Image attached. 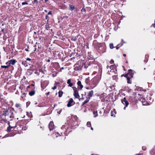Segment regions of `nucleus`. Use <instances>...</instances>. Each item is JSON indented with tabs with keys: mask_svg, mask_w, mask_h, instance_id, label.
Returning <instances> with one entry per match:
<instances>
[{
	"mask_svg": "<svg viewBox=\"0 0 155 155\" xmlns=\"http://www.w3.org/2000/svg\"><path fill=\"white\" fill-rule=\"evenodd\" d=\"M98 83V80L97 78H93L91 81V87L93 88L97 85Z\"/></svg>",
	"mask_w": 155,
	"mask_h": 155,
	"instance_id": "nucleus-1",
	"label": "nucleus"
},
{
	"mask_svg": "<svg viewBox=\"0 0 155 155\" xmlns=\"http://www.w3.org/2000/svg\"><path fill=\"white\" fill-rule=\"evenodd\" d=\"M121 102L124 105H125V107L124 108V109L125 110L126 107H127L129 105V103L128 101L126 99L125 97H124L123 99L121 100Z\"/></svg>",
	"mask_w": 155,
	"mask_h": 155,
	"instance_id": "nucleus-2",
	"label": "nucleus"
},
{
	"mask_svg": "<svg viewBox=\"0 0 155 155\" xmlns=\"http://www.w3.org/2000/svg\"><path fill=\"white\" fill-rule=\"evenodd\" d=\"M74 101L72 98H71L69 101H68L67 104V106L68 107L71 106L74 104Z\"/></svg>",
	"mask_w": 155,
	"mask_h": 155,
	"instance_id": "nucleus-3",
	"label": "nucleus"
},
{
	"mask_svg": "<svg viewBox=\"0 0 155 155\" xmlns=\"http://www.w3.org/2000/svg\"><path fill=\"white\" fill-rule=\"evenodd\" d=\"M48 127L50 130H53L54 128V125L53 122L51 121L49 124Z\"/></svg>",
	"mask_w": 155,
	"mask_h": 155,
	"instance_id": "nucleus-4",
	"label": "nucleus"
},
{
	"mask_svg": "<svg viewBox=\"0 0 155 155\" xmlns=\"http://www.w3.org/2000/svg\"><path fill=\"white\" fill-rule=\"evenodd\" d=\"M67 83L68 84V86L70 87H71L73 86V83L71 82V79H69L67 80Z\"/></svg>",
	"mask_w": 155,
	"mask_h": 155,
	"instance_id": "nucleus-5",
	"label": "nucleus"
},
{
	"mask_svg": "<svg viewBox=\"0 0 155 155\" xmlns=\"http://www.w3.org/2000/svg\"><path fill=\"white\" fill-rule=\"evenodd\" d=\"M93 94V91L92 90L89 91V93H88V95H87L88 97V98H90L92 96Z\"/></svg>",
	"mask_w": 155,
	"mask_h": 155,
	"instance_id": "nucleus-6",
	"label": "nucleus"
},
{
	"mask_svg": "<svg viewBox=\"0 0 155 155\" xmlns=\"http://www.w3.org/2000/svg\"><path fill=\"white\" fill-rule=\"evenodd\" d=\"M74 95L76 98H78L79 97V95L78 94V92H74Z\"/></svg>",
	"mask_w": 155,
	"mask_h": 155,
	"instance_id": "nucleus-7",
	"label": "nucleus"
},
{
	"mask_svg": "<svg viewBox=\"0 0 155 155\" xmlns=\"http://www.w3.org/2000/svg\"><path fill=\"white\" fill-rule=\"evenodd\" d=\"M9 64L14 65L16 62V61L15 60H11L9 61Z\"/></svg>",
	"mask_w": 155,
	"mask_h": 155,
	"instance_id": "nucleus-8",
	"label": "nucleus"
},
{
	"mask_svg": "<svg viewBox=\"0 0 155 155\" xmlns=\"http://www.w3.org/2000/svg\"><path fill=\"white\" fill-rule=\"evenodd\" d=\"M77 84L78 86H80L81 89L83 87V86L81 84V82L80 81H78L77 82Z\"/></svg>",
	"mask_w": 155,
	"mask_h": 155,
	"instance_id": "nucleus-9",
	"label": "nucleus"
},
{
	"mask_svg": "<svg viewBox=\"0 0 155 155\" xmlns=\"http://www.w3.org/2000/svg\"><path fill=\"white\" fill-rule=\"evenodd\" d=\"M69 9L71 10V11H73L75 8V7L74 6L71 5H69Z\"/></svg>",
	"mask_w": 155,
	"mask_h": 155,
	"instance_id": "nucleus-10",
	"label": "nucleus"
},
{
	"mask_svg": "<svg viewBox=\"0 0 155 155\" xmlns=\"http://www.w3.org/2000/svg\"><path fill=\"white\" fill-rule=\"evenodd\" d=\"M82 67L80 66L76 67H75L74 69L75 71H79L81 69Z\"/></svg>",
	"mask_w": 155,
	"mask_h": 155,
	"instance_id": "nucleus-11",
	"label": "nucleus"
},
{
	"mask_svg": "<svg viewBox=\"0 0 155 155\" xmlns=\"http://www.w3.org/2000/svg\"><path fill=\"white\" fill-rule=\"evenodd\" d=\"M85 82L87 84H90V79L89 78H88L85 79Z\"/></svg>",
	"mask_w": 155,
	"mask_h": 155,
	"instance_id": "nucleus-12",
	"label": "nucleus"
},
{
	"mask_svg": "<svg viewBox=\"0 0 155 155\" xmlns=\"http://www.w3.org/2000/svg\"><path fill=\"white\" fill-rule=\"evenodd\" d=\"M127 73L129 74V75L131 77H132V71L131 70V69L129 70L128 71V72Z\"/></svg>",
	"mask_w": 155,
	"mask_h": 155,
	"instance_id": "nucleus-13",
	"label": "nucleus"
},
{
	"mask_svg": "<svg viewBox=\"0 0 155 155\" xmlns=\"http://www.w3.org/2000/svg\"><path fill=\"white\" fill-rule=\"evenodd\" d=\"M93 114H94V117H95L97 116V111H93Z\"/></svg>",
	"mask_w": 155,
	"mask_h": 155,
	"instance_id": "nucleus-14",
	"label": "nucleus"
},
{
	"mask_svg": "<svg viewBox=\"0 0 155 155\" xmlns=\"http://www.w3.org/2000/svg\"><path fill=\"white\" fill-rule=\"evenodd\" d=\"M63 94V92L62 91H59L58 92V96L59 97H62Z\"/></svg>",
	"mask_w": 155,
	"mask_h": 155,
	"instance_id": "nucleus-15",
	"label": "nucleus"
},
{
	"mask_svg": "<svg viewBox=\"0 0 155 155\" xmlns=\"http://www.w3.org/2000/svg\"><path fill=\"white\" fill-rule=\"evenodd\" d=\"M35 91H32L29 92V94L31 96H33L35 94Z\"/></svg>",
	"mask_w": 155,
	"mask_h": 155,
	"instance_id": "nucleus-16",
	"label": "nucleus"
},
{
	"mask_svg": "<svg viewBox=\"0 0 155 155\" xmlns=\"http://www.w3.org/2000/svg\"><path fill=\"white\" fill-rule=\"evenodd\" d=\"M89 99H90V98H88L83 103L82 105H83L84 104H85L87 103L89 101Z\"/></svg>",
	"mask_w": 155,
	"mask_h": 155,
	"instance_id": "nucleus-17",
	"label": "nucleus"
},
{
	"mask_svg": "<svg viewBox=\"0 0 155 155\" xmlns=\"http://www.w3.org/2000/svg\"><path fill=\"white\" fill-rule=\"evenodd\" d=\"M109 67L110 69H111V70H112V72L114 70H113V68L114 67V66L113 65H111L110 67H109V66H107V68L108 69L109 68Z\"/></svg>",
	"mask_w": 155,
	"mask_h": 155,
	"instance_id": "nucleus-18",
	"label": "nucleus"
},
{
	"mask_svg": "<svg viewBox=\"0 0 155 155\" xmlns=\"http://www.w3.org/2000/svg\"><path fill=\"white\" fill-rule=\"evenodd\" d=\"M22 64L25 66L26 67L28 66L27 63L26 61H23L22 63Z\"/></svg>",
	"mask_w": 155,
	"mask_h": 155,
	"instance_id": "nucleus-19",
	"label": "nucleus"
},
{
	"mask_svg": "<svg viewBox=\"0 0 155 155\" xmlns=\"http://www.w3.org/2000/svg\"><path fill=\"white\" fill-rule=\"evenodd\" d=\"M72 88L73 89V90H74V92H78L77 90V89L76 87H73Z\"/></svg>",
	"mask_w": 155,
	"mask_h": 155,
	"instance_id": "nucleus-20",
	"label": "nucleus"
},
{
	"mask_svg": "<svg viewBox=\"0 0 155 155\" xmlns=\"http://www.w3.org/2000/svg\"><path fill=\"white\" fill-rule=\"evenodd\" d=\"M87 125L88 127H90L91 126V122L89 121L87 122Z\"/></svg>",
	"mask_w": 155,
	"mask_h": 155,
	"instance_id": "nucleus-21",
	"label": "nucleus"
},
{
	"mask_svg": "<svg viewBox=\"0 0 155 155\" xmlns=\"http://www.w3.org/2000/svg\"><path fill=\"white\" fill-rule=\"evenodd\" d=\"M127 82L128 84H131V81L130 80V78H127Z\"/></svg>",
	"mask_w": 155,
	"mask_h": 155,
	"instance_id": "nucleus-22",
	"label": "nucleus"
},
{
	"mask_svg": "<svg viewBox=\"0 0 155 155\" xmlns=\"http://www.w3.org/2000/svg\"><path fill=\"white\" fill-rule=\"evenodd\" d=\"M50 27L49 25L48 24H46L45 25V28L47 30H48L49 29Z\"/></svg>",
	"mask_w": 155,
	"mask_h": 155,
	"instance_id": "nucleus-23",
	"label": "nucleus"
},
{
	"mask_svg": "<svg viewBox=\"0 0 155 155\" xmlns=\"http://www.w3.org/2000/svg\"><path fill=\"white\" fill-rule=\"evenodd\" d=\"M111 49H113L114 48L113 44L112 43H110L109 45Z\"/></svg>",
	"mask_w": 155,
	"mask_h": 155,
	"instance_id": "nucleus-24",
	"label": "nucleus"
},
{
	"mask_svg": "<svg viewBox=\"0 0 155 155\" xmlns=\"http://www.w3.org/2000/svg\"><path fill=\"white\" fill-rule=\"evenodd\" d=\"M26 96V94L24 93L22 94V95L21 96V97L22 98L25 97Z\"/></svg>",
	"mask_w": 155,
	"mask_h": 155,
	"instance_id": "nucleus-25",
	"label": "nucleus"
},
{
	"mask_svg": "<svg viewBox=\"0 0 155 155\" xmlns=\"http://www.w3.org/2000/svg\"><path fill=\"white\" fill-rule=\"evenodd\" d=\"M9 66H5V65H2L1 66V67L3 68H8Z\"/></svg>",
	"mask_w": 155,
	"mask_h": 155,
	"instance_id": "nucleus-26",
	"label": "nucleus"
},
{
	"mask_svg": "<svg viewBox=\"0 0 155 155\" xmlns=\"http://www.w3.org/2000/svg\"><path fill=\"white\" fill-rule=\"evenodd\" d=\"M55 135L56 136L55 137H58L59 136H60L61 135H60L58 133H56L55 134Z\"/></svg>",
	"mask_w": 155,
	"mask_h": 155,
	"instance_id": "nucleus-27",
	"label": "nucleus"
},
{
	"mask_svg": "<svg viewBox=\"0 0 155 155\" xmlns=\"http://www.w3.org/2000/svg\"><path fill=\"white\" fill-rule=\"evenodd\" d=\"M81 11L82 12H85V9L84 8H83L81 10Z\"/></svg>",
	"mask_w": 155,
	"mask_h": 155,
	"instance_id": "nucleus-28",
	"label": "nucleus"
},
{
	"mask_svg": "<svg viewBox=\"0 0 155 155\" xmlns=\"http://www.w3.org/2000/svg\"><path fill=\"white\" fill-rule=\"evenodd\" d=\"M28 3H27V2H23L22 3V5H28Z\"/></svg>",
	"mask_w": 155,
	"mask_h": 155,
	"instance_id": "nucleus-29",
	"label": "nucleus"
},
{
	"mask_svg": "<svg viewBox=\"0 0 155 155\" xmlns=\"http://www.w3.org/2000/svg\"><path fill=\"white\" fill-rule=\"evenodd\" d=\"M129 74H126L125 76V77L126 78H127H127H129L128 77L129 76Z\"/></svg>",
	"mask_w": 155,
	"mask_h": 155,
	"instance_id": "nucleus-30",
	"label": "nucleus"
},
{
	"mask_svg": "<svg viewBox=\"0 0 155 155\" xmlns=\"http://www.w3.org/2000/svg\"><path fill=\"white\" fill-rule=\"evenodd\" d=\"M114 62V61L113 60H111L110 61V63L111 64L113 63Z\"/></svg>",
	"mask_w": 155,
	"mask_h": 155,
	"instance_id": "nucleus-31",
	"label": "nucleus"
},
{
	"mask_svg": "<svg viewBox=\"0 0 155 155\" xmlns=\"http://www.w3.org/2000/svg\"><path fill=\"white\" fill-rule=\"evenodd\" d=\"M34 2L36 4H37L38 3V1L37 0H34Z\"/></svg>",
	"mask_w": 155,
	"mask_h": 155,
	"instance_id": "nucleus-32",
	"label": "nucleus"
},
{
	"mask_svg": "<svg viewBox=\"0 0 155 155\" xmlns=\"http://www.w3.org/2000/svg\"><path fill=\"white\" fill-rule=\"evenodd\" d=\"M15 106L17 107H19L20 106V105L19 104H16V105H15Z\"/></svg>",
	"mask_w": 155,
	"mask_h": 155,
	"instance_id": "nucleus-33",
	"label": "nucleus"
},
{
	"mask_svg": "<svg viewBox=\"0 0 155 155\" xmlns=\"http://www.w3.org/2000/svg\"><path fill=\"white\" fill-rule=\"evenodd\" d=\"M57 88V87L55 86H54L52 88L53 90Z\"/></svg>",
	"mask_w": 155,
	"mask_h": 155,
	"instance_id": "nucleus-34",
	"label": "nucleus"
},
{
	"mask_svg": "<svg viewBox=\"0 0 155 155\" xmlns=\"http://www.w3.org/2000/svg\"><path fill=\"white\" fill-rule=\"evenodd\" d=\"M51 11H50L48 13V15H51Z\"/></svg>",
	"mask_w": 155,
	"mask_h": 155,
	"instance_id": "nucleus-35",
	"label": "nucleus"
},
{
	"mask_svg": "<svg viewBox=\"0 0 155 155\" xmlns=\"http://www.w3.org/2000/svg\"><path fill=\"white\" fill-rule=\"evenodd\" d=\"M65 127V125L62 126V127H61V129H63Z\"/></svg>",
	"mask_w": 155,
	"mask_h": 155,
	"instance_id": "nucleus-36",
	"label": "nucleus"
},
{
	"mask_svg": "<svg viewBox=\"0 0 155 155\" xmlns=\"http://www.w3.org/2000/svg\"><path fill=\"white\" fill-rule=\"evenodd\" d=\"M146 148L145 147H142V149L143 150H146Z\"/></svg>",
	"mask_w": 155,
	"mask_h": 155,
	"instance_id": "nucleus-37",
	"label": "nucleus"
},
{
	"mask_svg": "<svg viewBox=\"0 0 155 155\" xmlns=\"http://www.w3.org/2000/svg\"><path fill=\"white\" fill-rule=\"evenodd\" d=\"M145 100H146L145 99H143L141 101H142V102L143 103V102H144V101H145Z\"/></svg>",
	"mask_w": 155,
	"mask_h": 155,
	"instance_id": "nucleus-38",
	"label": "nucleus"
},
{
	"mask_svg": "<svg viewBox=\"0 0 155 155\" xmlns=\"http://www.w3.org/2000/svg\"><path fill=\"white\" fill-rule=\"evenodd\" d=\"M11 129L10 128V127H9L8 128L7 130H8V131H10L11 130Z\"/></svg>",
	"mask_w": 155,
	"mask_h": 155,
	"instance_id": "nucleus-39",
	"label": "nucleus"
},
{
	"mask_svg": "<svg viewBox=\"0 0 155 155\" xmlns=\"http://www.w3.org/2000/svg\"><path fill=\"white\" fill-rule=\"evenodd\" d=\"M31 59H30V58H27V59H26V60L27 61H30L31 60Z\"/></svg>",
	"mask_w": 155,
	"mask_h": 155,
	"instance_id": "nucleus-40",
	"label": "nucleus"
},
{
	"mask_svg": "<svg viewBox=\"0 0 155 155\" xmlns=\"http://www.w3.org/2000/svg\"><path fill=\"white\" fill-rule=\"evenodd\" d=\"M118 45H118L117 46V47H116V49H118V48H119V47H118Z\"/></svg>",
	"mask_w": 155,
	"mask_h": 155,
	"instance_id": "nucleus-41",
	"label": "nucleus"
},
{
	"mask_svg": "<svg viewBox=\"0 0 155 155\" xmlns=\"http://www.w3.org/2000/svg\"><path fill=\"white\" fill-rule=\"evenodd\" d=\"M112 70H111V69L110 70H108V72H111L112 71Z\"/></svg>",
	"mask_w": 155,
	"mask_h": 155,
	"instance_id": "nucleus-42",
	"label": "nucleus"
},
{
	"mask_svg": "<svg viewBox=\"0 0 155 155\" xmlns=\"http://www.w3.org/2000/svg\"><path fill=\"white\" fill-rule=\"evenodd\" d=\"M123 56H124V57H125L126 56V54H123Z\"/></svg>",
	"mask_w": 155,
	"mask_h": 155,
	"instance_id": "nucleus-43",
	"label": "nucleus"
},
{
	"mask_svg": "<svg viewBox=\"0 0 155 155\" xmlns=\"http://www.w3.org/2000/svg\"><path fill=\"white\" fill-rule=\"evenodd\" d=\"M48 1V0H45V2H47V1Z\"/></svg>",
	"mask_w": 155,
	"mask_h": 155,
	"instance_id": "nucleus-44",
	"label": "nucleus"
},
{
	"mask_svg": "<svg viewBox=\"0 0 155 155\" xmlns=\"http://www.w3.org/2000/svg\"><path fill=\"white\" fill-rule=\"evenodd\" d=\"M45 12H47V11L46 10H45Z\"/></svg>",
	"mask_w": 155,
	"mask_h": 155,
	"instance_id": "nucleus-45",
	"label": "nucleus"
},
{
	"mask_svg": "<svg viewBox=\"0 0 155 155\" xmlns=\"http://www.w3.org/2000/svg\"><path fill=\"white\" fill-rule=\"evenodd\" d=\"M48 62H49L50 61V60L49 59L47 61Z\"/></svg>",
	"mask_w": 155,
	"mask_h": 155,
	"instance_id": "nucleus-46",
	"label": "nucleus"
},
{
	"mask_svg": "<svg viewBox=\"0 0 155 155\" xmlns=\"http://www.w3.org/2000/svg\"><path fill=\"white\" fill-rule=\"evenodd\" d=\"M61 111H59V112H58V113H59V114H60V113H61Z\"/></svg>",
	"mask_w": 155,
	"mask_h": 155,
	"instance_id": "nucleus-47",
	"label": "nucleus"
},
{
	"mask_svg": "<svg viewBox=\"0 0 155 155\" xmlns=\"http://www.w3.org/2000/svg\"><path fill=\"white\" fill-rule=\"evenodd\" d=\"M91 129L92 130H93V128L92 127H91Z\"/></svg>",
	"mask_w": 155,
	"mask_h": 155,
	"instance_id": "nucleus-48",
	"label": "nucleus"
},
{
	"mask_svg": "<svg viewBox=\"0 0 155 155\" xmlns=\"http://www.w3.org/2000/svg\"><path fill=\"white\" fill-rule=\"evenodd\" d=\"M25 50H26V51H28V49H25Z\"/></svg>",
	"mask_w": 155,
	"mask_h": 155,
	"instance_id": "nucleus-49",
	"label": "nucleus"
},
{
	"mask_svg": "<svg viewBox=\"0 0 155 155\" xmlns=\"http://www.w3.org/2000/svg\"><path fill=\"white\" fill-rule=\"evenodd\" d=\"M154 27L155 28V23L154 25Z\"/></svg>",
	"mask_w": 155,
	"mask_h": 155,
	"instance_id": "nucleus-50",
	"label": "nucleus"
},
{
	"mask_svg": "<svg viewBox=\"0 0 155 155\" xmlns=\"http://www.w3.org/2000/svg\"><path fill=\"white\" fill-rule=\"evenodd\" d=\"M142 104H143V105H146V104H143V103Z\"/></svg>",
	"mask_w": 155,
	"mask_h": 155,
	"instance_id": "nucleus-51",
	"label": "nucleus"
},
{
	"mask_svg": "<svg viewBox=\"0 0 155 155\" xmlns=\"http://www.w3.org/2000/svg\"><path fill=\"white\" fill-rule=\"evenodd\" d=\"M115 86V84H113V87H114V86Z\"/></svg>",
	"mask_w": 155,
	"mask_h": 155,
	"instance_id": "nucleus-52",
	"label": "nucleus"
},
{
	"mask_svg": "<svg viewBox=\"0 0 155 155\" xmlns=\"http://www.w3.org/2000/svg\"><path fill=\"white\" fill-rule=\"evenodd\" d=\"M48 17V15H46V18H47Z\"/></svg>",
	"mask_w": 155,
	"mask_h": 155,
	"instance_id": "nucleus-53",
	"label": "nucleus"
},
{
	"mask_svg": "<svg viewBox=\"0 0 155 155\" xmlns=\"http://www.w3.org/2000/svg\"><path fill=\"white\" fill-rule=\"evenodd\" d=\"M36 48H35V51H36Z\"/></svg>",
	"mask_w": 155,
	"mask_h": 155,
	"instance_id": "nucleus-54",
	"label": "nucleus"
},
{
	"mask_svg": "<svg viewBox=\"0 0 155 155\" xmlns=\"http://www.w3.org/2000/svg\"><path fill=\"white\" fill-rule=\"evenodd\" d=\"M63 68H61V69H63Z\"/></svg>",
	"mask_w": 155,
	"mask_h": 155,
	"instance_id": "nucleus-55",
	"label": "nucleus"
},
{
	"mask_svg": "<svg viewBox=\"0 0 155 155\" xmlns=\"http://www.w3.org/2000/svg\"><path fill=\"white\" fill-rule=\"evenodd\" d=\"M87 89H88V87H87Z\"/></svg>",
	"mask_w": 155,
	"mask_h": 155,
	"instance_id": "nucleus-56",
	"label": "nucleus"
},
{
	"mask_svg": "<svg viewBox=\"0 0 155 155\" xmlns=\"http://www.w3.org/2000/svg\"><path fill=\"white\" fill-rule=\"evenodd\" d=\"M49 94V93L48 92V93L47 94L48 95V94Z\"/></svg>",
	"mask_w": 155,
	"mask_h": 155,
	"instance_id": "nucleus-57",
	"label": "nucleus"
},
{
	"mask_svg": "<svg viewBox=\"0 0 155 155\" xmlns=\"http://www.w3.org/2000/svg\"><path fill=\"white\" fill-rule=\"evenodd\" d=\"M136 155H140V154H138Z\"/></svg>",
	"mask_w": 155,
	"mask_h": 155,
	"instance_id": "nucleus-58",
	"label": "nucleus"
},
{
	"mask_svg": "<svg viewBox=\"0 0 155 155\" xmlns=\"http://www.w3.org/2000/svg\"><path fill=\"white\" fill-rule=\"evenodd\" d=\"M123 41V40L122 39V41Z\"/></svg>",
	"mask_w": 155,
	"mask_h": 155,
	"instance_id": "nucleus-59",
	"label": "nucleus"
},
{
	"mask_svg": "<svg viewBox=\"0 0 155 155\" xmlns=\"http://www.w3.org/2000/svg\"><path fill=\"white\" fill-rule=\"evenodd\" d=\"M154 60H155V58L154 59Z\"/></svg>",
	"mask_w": 155,
	"mask_h": 155,
	"instance_id": "nucleus-60",
	"label": "nucleus"
}]
</instances>
